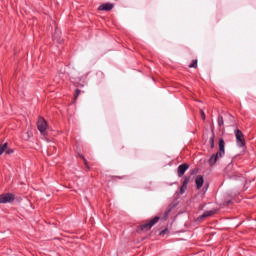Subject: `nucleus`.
Here are the masks:
<instances>
[{"label":"nucleus","instance_id":"11","mask_svg":"<svg viewBox=\"0 0 256 256\" xmlns=\"http://www.w3.org/2000/svg\"><path fill=\"white\" fill-rule=\"evenodd\" d=\"M170 211H171V209H167V210L163 213V216H161V220H167V218H169Z\"/></svg>","mask_w":256,"mask_h":256},{"label":"nucleus","instance_id":"13","mask_svg":"<svg viewBox=\"0 0 256 256\" xmlns=\"http://www.w3.org/2000/svg\"><path fill=\"white\" fill-rule=\"evenodd\" d=\"M189 67L197 69V67H198V60H193V62L191 64H189Z\"/></svg>","mask_w":256,"mask_h":256},{"label":"nucleus","instance_id":"1","mask_svg":"<svg viewBox=\"0 0 256 256\" xmlns=\"http://www.w3.org/2000/svg\"><path fill=\"white\" fill-rule=\"evenodd\" d=\"M224 155H225V140H223V138H220L219 152H217L216 154H212V156H210L209 164L215 165V163H217L218 159L223 158Z\"/></svg>","mask_w":256,"mask_h":256},{"label":"nucleus","instance_id":"12","mask_svg":"<svg viewBox=\"0 0 256 256\" xmlns=\"http://www.w3.org/2000/svg\"><path fill=\"white\" fill-rule=\"evenodd\" d=\"M209 142H210L211 149H214V147H215V136H214V134H213V136H211Z\"/></svg>","mask_w":256,"mask_h":256},{"label":"nucleus","instance_id":"20","mask_svg":"<svg viewBox=\"0 0 256 256\" xmlns=\"http://www.w3.org/2000/svg\"><path fill=\"white\" fill-rule=\"evenodd\" d=\"M168 232V230H162V232H160L161 235H164Z\"/></svg>","mask_w":256,"mask_h":256},{"label":"nucleus","instance_id":"17","mask_svg":"<svg viewBox=\"0 0 256 256\" xmlns=\"http://www.w3.org/2000/svg\"><path fill=\"white\" fill-rule=\"evenodd\" d=\"M80 94H81V90H76L75 96H74V101H76L78 99V96H80Z\"/></svg>","mask_w":256,"mask_h":256},{"label":"nucleus","instance_id":"14","mask_svg":"<svg viewBox=\"0 0 256 256\" xmlns=\"http://www.w3.org/2000/svg\"><path fill=\"white\" fill-rule=\"evenodd\" d=\"M218 124H219V126H222L224 124V120H223L222 115H219V117H218Z\"/></svg>","mask_w":256,"mask_h":256},{"label":"nucleus","instance_id":"4","mask_svg":"<svg viewBox=\"0 0 256 256\" xmlns=\"http://www.w3.org/2000/svg\"><path fill=\"white\" fill-rule=\"evenodd\" d=\"M37 127H38L40 133H42V135L46 134L48 124H47L46 120L44 119V117H39L38 122H37Z\"/></svg>","mask_w":256,"mask_h":256},{"label":"nucleus","instance_id":"5","mask_svg":"<svg viewBox=\"0 0 256 256\" xmlns=\"http://www.w3.org/2000/svg\"><path fill=\"white\" fill-rule=\"evenodd\" d=\"M15 199V195L13 193H6L0 195V204H6L7 202H13Z\"/></svg>","mask_w":256,"mask_h":256},{"label":"nucleus","instance_id":"19","mask_svg":"<svg viewBox=\"0 0 256 256\" xmlns=\"http://www.w3.org/2000/svg\"><path fill=\"white\" fill-rule=\"evenodd\" d=\"M81 158H83L84 164L88 167V161H87V158H85V156H81Z\"/></svg>","mask_w":256,"mask_h":256},{"label":"nucleus","instance_id":"18","mask_svg":"<svg viewBox=\"0 0 256 256\" xmlns=\"http://www.w3.org/2000/svg\"><path fill=\"white\" fill-rule=\"evenodd\" d=\"M200 115H201L202 119H206L204 110H200Z\"/></svg>","mask_w":256,"mask_h":256},{"label":"nucleus","instance_id":"7","mask_svg":"<svg viewBox=\"0 0 256 256\" xmlns=\"http://www.w3.org/2000/svg\"><path fill=\"white\" fill-rule=\"evenodd\" d=\"M4 151L6 154H13V149L8 147V142H4V145H0V156L4 154Z\"/></svg>","mask_w":256,"mask_h":256},{"label":"nucleus","instance_id":"2","mask_svg":"<svg viewBox=\"0 0 256 256\" xmlns=\"http://www.w3.org/2000/svg\"><path fill=\"white\" fill-rule=\"evenodd\" d=\"M234 134L238 147H245L246 140L243 131L240 129H235Z\"/></svg>","mask_w":256,"mask_h":256},{"label":"nucleus","instance_id":"16","mask_svg":"<svg viewBox=\"0 0 256 256\" xmlns=\"http://www.w3.org/2000/svg\"><path fill=\"white\" fill-rule=\"evenodd\" d=\"M185 190H186V188H185V181H183V185L180 188L181 195H183L185 193Z\"/></svg>","mask_w":256,"mask_h":256},{"label":"nucleus","instance_id":"6","mask_svg":"<svg viewBox=\"0 0 256 256\" xmlns=\"http://www.w3.org/2000/svg\"><path fill=\"white\" fill-rule=\"evenodd\" d=\"M186 170H189V164L188 163H182L178 167V177H183L185 174Z\"/></svg>","mask_w":256,"mask_h":256},{"label":"nucleus","instance_id":"9","mask_svg":"<svg viewBox=\"0 0 256 256\" xmlns=\"http://www.w3.org/2000/svg\"><path fill=\"white\" fill-rule=\"evenodd\" d=\"M204 183V179L202 177V174H198V177H196V186L197 188H202Z\"/></svg>","mask_w":256,"mask_h":256},{"label":"nucleus","instance_id":"10","mask_svg":"<svg viewBox=\"0 0 256 256\" xmlns=\"http://www.w3.org/2000/svg\"><path fill=\"white\" fill-rule=\"evenodd\" d=\"M214 213L215 211H204V213H202V216H200V218H208L209 216H213Z\"/></svg>","mask_w":256,"mask_h":256},{"label":"nucleus","instance_id":"8","mask_svg":"<svg viewBox=\"0 0 256 256\" xmlns=\"http://www.w3.org/2000/svg\"><path fill=\"white\" fill-rule=\"evenodd\" d=\"M113 7L114 5L112 3H104L103 5L99 6V9L105 10V12H110Z\"/></svg>","mask_w":256,"mask_h":256},{"label":"nucleus","instance_id":"15","mask_svg":"<svg viewBox=\"0 0 256 256\" xmlns=\"http://www.w3.org/2000/svg\"><path fill=\"white\" fill-rule=\"evenodd\" d=\"M189 181H190V177H185V179H184V188H185V190L187 189Z\"/></svg>","mask_w":256,"mask_h":256},{"label":"nucleus","instance_id":"3","mask_svg":"<svg viewBox=\"0 0 256 256\" xmlns=\"http://www.w3.org/2000/svg\"><path fill=\"white\" fill-rule=\"evenodd\" d=\"M160 216H155V218H152V220H149V223H144V225H140V229H143V231H148V229H151V227H154L156 223H159Z\"/></svg>","mask_w":256,"mask_h":256}]
</instances>
